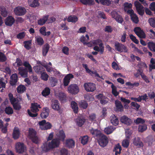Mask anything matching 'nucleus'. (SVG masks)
<instances>
[{
  "mask_svg": "<svg viewBox=\"0 0 155 155\" xmlns=\"http://www.w3.org/2000/svg\"><path fill=\"white\" fill-rule=\"evenodd\" d=\"M15 148L17 152L22 153L25 152L26 148L23 143L21 142L16 143L15 145Z\"/></svg>",
  "mask_w": 155,
  "mask_h": 155,
  "instance_id": "nucleus-8",
  "label": "nucleus"
},
{
  "mask_svg": "<svg viewBox=\"0 0 155 155\" xmlns=\"http://www.w3.org/2000/svg\"><path fill=\"white\" fill-rule=\"evenodd\" d=\"M23 65L26 68L29 73L31 74L33 73L32 67L28 62L27 61L24 62Z\"/></svg>",
  "mask_w": 155,
  "mask_h": 155,
  "instance_id": "nucleus-30",
  "label": "nucleus"
},
{
  "mask_svg": "<svg viewBox=\"0 0 155 155\" xmlns=\"http://www.w3.org/2000/svg\"><path fill=\"white\" fill-rule=\"evenodd\" d=\"M115 129V127L112 126H110L105 128L104 130V131L106 134H111Z\"/></svg>",
  "mask_w": 155,
  "mask_h": 155,
  "instance_id": "nucleus-33",
  "label": "nucleus"
},
{
  "mask_svg": "<svg viewBox=\"0 0 155 155\" xmlns=\"http://www.w3.org/2000/svg\"><path fill=\"white\" fill-rule=\"evenodd\" d=\"M115 103L116 107L117 110L119 111L123 110V106L120 101L118 100H116L115 101Z\"/></svg>",
  "mask_w": 155,
  "mask_h": 155,
  "instance_id": "nucleus-31",
  "label": "nucleus"
},
{
  "mask_svg": "<svg viewBox=\"0 0 155 155\" xmlns=\"http://www.w3.org/2000/svg\"><path fill=\"white\" fill-rule=\"evenodd\" d=\"M64 143L66 147L70 148H73L75 145V142L72 139H68L65 141Z\"/></svg>",
  "mask_w": 155,
  "mask_h": 155,
  "instance_id": "nucleus-16",
  "label": "nucleus"
},
{
  "mask_svg": "<svg viewBox=\"0 0 155 155\" xmlns=\"http://www.w3.org/2000/svg\"><path fill=\"white\" fill-rule=\"evenodd\" d=\"M97 98L100 100L101 103L102 104H104L108 102V99L103 96L102 94H100L96 96Z\"/></svg>",
  "mask_w": 155,
  "mask_h": 155,
  "instance_id": "nucleus-19",
  "label": "nucleus"
},
{
  "mask_svg": "<svg viewBox=\"0 0 155 155\" xmlns=\"http://www.w3.org/2000/svg\"><path fill=\"white\" fill-rule=\"evenodd\" d=\"M46 28L43 26L39 30L40 33L42 35L45 36H48L51 34V32L50 31L46 32Z\"/></svg>",
  "mask_w": 155,
  "mask_h": 155,
  "instance_id": "nucleus-32",
  "label": "nucleus"
},
{
  "mask_svg": "<svg viewBox=\"0 0 155 155\" xmlns=\"http://www.w3.org/2000/svg\"><path fill=\"white\" fill-rule=\"evenodd\" d=\"M111 88L112 89V94L115 96L118 95L119 94V92L117 91V88L113 84H112Z\"/></svg>",
  "mask_w": 155,
  "mask_h": 155,
  "instance_id": "nucleus-58",
  "label": "nucleus"
},
{
  "mask_svg": "<svg viewBox=\"0 0 155 155\" xmlns=\"http://www.w3.org/2000/svg\"><path fill=\"white\" fill-rule=\"evenodd\" d=\"M39 128L42 130H47L51 129L52 127L51 124L49 122L44 120L38 122Z\"/></svg>",
  "mask_w": 155,
  "mask_h": 155,
  "instance_id": "nucleus-3",
  "label": "nucleus"
},
{
  "mask_svg": "<svg viewBox=\"0 0 155 155\" xmlns=\"http://www.w3.org/2000/svg\"><path fill=\"white\" fill-rule=\"evenodd\" d=\"M35 43L39 45H42L44 42L43 39L40 36H37L35 37Z\"/></svg>",
  "mask_w": 155,
  "mask_h": 155,
  "instance_id": "nucleus-39",
  "label": "nucleus"
},
{
  "mask_svg": "<svg viewBox=\"0 0 155 155\" xmlns=\"http://www.w3.org/2000/svg\"><path fill=\"white\" fill-rule=\"evenodd\" d=\"M17 89L18 93L21 94L25 91L26 88L24 85H20L17 87Z\"/></svg>",
  "mask_w": 155,
  "mask_h": 155,
  "instance_id": "nucleus-40",
  "label": "nucleus"
},
{
  "mask_svg": "<svg viewBox=\"0 0 155 155\" xmlns=\"http://www.w3.org/2000/svg\"><path fill=\"white\" fill-rule=\"evenodd\" d=\"M130 140L129 139L126 138L122 142V146L124 147H127L130 144Z\"/></svg>",
  "mask_w": 155,
  "mask_h": 155,
  "instance_id": "nucleus-51",
  "label": "nucleus"
},
{
  "mask_svg": "<svg viewBox=\"0 0 155 155\" xmlns=\"http://www.w3.org/2000/svg\"><path fill=\"white\" fill-rule=\"evenodd\" d=\"M27 12L26 8L24 7L18 6L14 10L15 14L17 16H21L25 15Z\"/></svg>",
  "mask_w": 155,
  "mask_h": 155,
  "instance_id": "nucleus-5",
  "label": "nucleus"
},
{
  "mask_svg": "<svg viewBox=\"0 0 155 155\" xmlns=\"http://www.w3.org/2000/svg\"><path fill=\"white\" fill-rule=\"evenodd\" d=\"M91 132L94 136L97 137V138L99 137L101 134H102L100 131L93 129L91 130Z\"/></svg>",
  "mask_w": 155,
  "mask_h": 155,
  "instance_id": "nucleus-34",
  "label": "nucleus"
},
{
  "mask_svg": "<svg viewBox=\"0 0 155 155\" xmlns=\"http://www.w3.org/2000/svg\"><path fill=\"white\" fill-rule=\"evenodd\" d=\"M148 33V35L150 38H155V32L152 29L150 30Z\"/></svg>",
  "mask_w": 155,
  "mask_h": 155,
  "instance_id": "nucleus-59",
  "label": "nucleus"
},
{
  "mask_svg": "<svg viewBox=\"0 0 155 155\" xmlns=\"http://www.w3.org/2000/svg\"><path fill=\"white\" fill-rule=\"evenodd\" d=\"M111 123L114 126H117L118 124L119 120L118 118L114 115H112L110 117Z\"/></svg>",
  "mask_w": 155,
  "mask_h": 155,
  "instance_id": "nucleus-28",
  "label": "nucleus"
},
{
  "mask_svg": "<svg viewBox=\"0 0 155 155\" xmlns=\"http://www.w3.org/2000/svg\"><path fill=\"white\" fill-rule=\"evenodd\" d=\"M85 90L87 92H93L96 89L95 85L92 83H86L84 85Z\"/></svg>",
  "mask_w": 155,
  "mask_h": 155,
  "instance_id": "nucleus-10",
  "label": "nucleus"
},
{
  "mask_svg": "<svg viewBox=\"0 0 155 155\" xmlns=\"http://www.w3.org/2000/svg\"><path fill=\"white\" fill-rule=\"evenodd\" d=\"M133 143L134 144L138 147H140L143 146L142 142L140 141L138 137H135L133 140Z\"/></svg>",
  "mask_w": 155,
  "mask_h": 155,
  "instance_id": "nucleus-24",
  "label": "nucleus"
},
{
  "mask_svg": "<svg viewBox=\"0 0 155 155\" xmlns=\"http://www.w3.org/2000/svg\"><path fill=\"white\" fill-rule=\"evenodd\" d=\"M49 109L47 107L43 108L41 114V117L42 118H46L49 115Z\"/></svg>",
  "mask_w": 155,
  "mask_h": 155,
  "instance_id": "nucleus-17",
  "label": "nucleus"
},
{
  "mask_svg": "<svg viewBox=\"0 0 155 155\" xmlns=\"http://www.w3.org/2000/svg\"><path fill=\"white\" fill-rule=\"evenodd\" d=\"M17 75L16 74H13L11 77L10 83L12 85H15L18 81Z\"/></svg>",
  "mask_w": 155,
  "mask_h": 155,
  "instance_id": "nucleus-26",
  "label": "nucleus"
},
{
  "mask_svg": "<svg viewBox=\"0 0 155 155\" xmlns=\"http://www.w3.org/2000/svg\"><path fill=\"white\" fill-rule=\"evenodd\" d=\"M134 4L138 14L140 15H143L144 13L143 7L138 1H135Z\"/></svg>",
  "mask_w": 155,
  "mask_h": 155,
  "instance_id": "nucleus-9",
  "label": "nucleus"
},
{
  "mask_svg": "<svg viewBox=\"0 0 155 155\" xmlns=\"http://www.w3.org/2000/svg\"><path fill=\"white\" fill-rule=\"evenodd\" d=\"M121 150V147L119 144L116 145L114 148V151L115 152V155H117L118 154L120 153Z\"/></svg>",
  "mask_w": 155,
  "mask_h": 155,
  "instance_id": "nucleus-48",
  "label": "nucleus"
},
{
  "mask_svg": "<svg viewBox=\"0 0 155 155\" xmlns=\"http://www.w3.org/2000/svg\"><path fill=\"white\" fill-rule=\"evenodd\" d=\"M81 143L83 145L86 144L88 141L89 138L87 136H84L81 137Z\"/></svg>",
  "mask_w": 155,
  "mask_h": 155,
  "instance_id": "nucleus-44",
  "label": "nucleus"
},
{
  "mask_svg": "<svg viewBox=\"0 0 155 155\" xmlns=\"http://www.w3.org/2000/svg\"><path fill=\"white\" fill-rule=\"evenodd\" d=\"M94 50L95 51L99 52L101 54H103L104 51V46L103 43L102 42L99 45L95 46L94 47Z\"/></svg>",
  "mask_w": 155,
  "mask_h": 155,
  "instance_id": "nucleus-21",
  "label": "nucleus"
},
{
  "mask_svg": "<svg viewBox=\"0 0 155 155\" xmlns=\"http://www.w3.org/2000/svg\"><path fill=\"white\" fill-rule=\"evenodd\" d=\"M134 31L140 38H146V35L145 33L140 27H135L134 29Z\"/></svg>",
  "mask_w": 155,
  "mask_h": 155,
  "instance_id": "nucleus-11",
  "label": "nucleus"
},
{
  "mask_svg": "<svg viewBox=\"0 0 155 155\" xmlns=\"http://www.w3.org/2000/svg\"><path fill=\"white\" fill-rule=\"evenodd\" d=\"M127 13L130 15L131 19L133 22L136 24L138 23L139 21V18L137 15L134 13L132 9H130L127 11Z\"/></svg>",
  "mask_w": 155,
  "mask_h": 155,
  "instance_id": "nucleus-13",
  "label": "nucleus"
},
{
  "mask_svg": "<svg viewBox=\"0 0 155 155\" xmlns=\"http://www.w3.org/2000/svg\"><path fill=\"white\" fill-rule=\"evenodd\" d=\"M49 77L48 75L45 72H43L41 74V78L44 81H47Z\"/></svg>",
  "mask_w": 155,
  "mask_h": 155,
  "instance_id": "nucleus-53",
  "label": "nucleus"
},
{
  "mask_svg": "<svg viewBox=\"0 0 155 155\" xmlns=\"http://www.w3.org/2000/svg\"><path fill=\"white\" fill-rule=\"evenodd\" d=\"M79 89L78 86L75 84L70 85L68 87V93L73 95H76L79 92Z\"/></svg>",
  "mask_w": 155,
  "mask_h": 155,
  "instance_id": "nucleus-6",
  "label": "nucleus"
},
{
  "mask_svg": "<svg viewBox=\"0 0 155 155\" xmlns=\"http://www.w3.org/2000/svg\"><path fill=\"white\" fill-rule=\"evenodd\" d=\"M89 40V38L88 35H86L85 37L84 36H81L80 38L81 41L84 44H85Z\"/></svg>",
  "mask_w": 155,
  "mask_h": 155,
  "instance_id": "nucleus-50",
  "label": "nucleus"
},
{
  "mask_svg": "<svg viewBox=\"0 0 155 155\" xmlns=\"http://www.w3.org/2000/svg\"><path fill=\"white\" fill-rule=\"evenodd\" d=\"M49 81L50 83H51V85L52 87H54L55 86L58 82L57 79L53 77H50L49 78Z\"/></svg>",
  "mask_w": 155,
  "mask_h": 155,
  "instance_id": "nucleus-49",
  "label": "nucleus"
},
{
  "mask_svg": "<svg viewBox=\"0 0 155 155\" xmlns=\"http://www.w3.org/2000/svg\"><path fill=\"white\" fill-rule=\"evenodd\" d=\"M82 3L85 5H91L94 4L93 0H80Z\"/></svg>",
  "mask_w": 155,
  "mask_h": 155,
  "instance_id": "nucleus-46",
  "label": "nucleus"
},
{
  "mask_svg": "<svg viewBox=\"0 0 155 155\" xmlns=\"http://www.w3.org/2000/svg\"><path fill=\"white\" fill-rule=\"evenodd\" d=\"M96 14L98 17L101 18L103 19L106 18L105 15L103 12L101 11H98L97 12Z\"/></svg>",
  "mask_w": 155,
  "mask_h": 155,
  "instance_id": "nucleus-64",
  "label": "nucleus"
},
{
  "mask_svg": "<svg viewBox=\"0 0 155 155\" xmlns=\"http://www.w3.org/2000/svg\"><path fill=\"white\" fill-rule=\"evenodd\" d=\"M88 106L87 103L84 101H81L79 103L80 107L84 109L86 108Z\"/></svg>",
  "mask_w": 155,
  "mask_h": 155,
  "instance_id": "nucleus-63",
  "label": "nucleus"
},
{
  "mask_svg": "<svg viewBox=\"0 0 155 155\" xmlns=\"http://www.w3.org/2000/svg\"><path fill=\"white\" fill-rule=\"evenodd\" d=\"M20 135V132L18 128L15 127L14 129L13 133V138L15 139H18Z\"/></svg>",
  "mask_w": 155,
  "mask_h": 155,
  "instance_id": "nucleus-29",
  "label": "nucleus"
},
{
  "mask_svg": "<svg viewBox=\"0 0 155 155\" xmlns=\"http://www.w3.org/2000/svg\"><path fill=\"white\" fill-rule=\"evenodd\" d=\"M24 47L27 49L30 48L31 46V41H28L24 42Z\"/></svg>",
  "mask_w": 155,
  "mask_h": 155,
  "instance_id": "nucleus-62",
  "label": "nucleus"
},
{
  "mask_svg": "<svg viewBox=\"0 0 155 155\" xmlns=\"http://www.w3.org/2000/svg\"><path fill=\"white\" fill-rule=\"evenodd\" d=\"M50 93V90L49 88L46 87L42 91V95L45 97L48 96Z\"/></svg>",
  "mask_w": 155,
  "mask_h": 155,
  "instance_id": "nucleus-38",
  "label": "nucleus"
},
{
  "mask_svg": "<svg viewBox=\"0 0 155 155\" xmlns=\"http://www.w3.org/2000/svg\"><path fill=\"white\" fill-rule=\"evenodd\" d=\"M148 46L150 50L155 51V43L150 42L148 43Z\"/></svg>",
  "mask_w": 155,
  "mask_h": 155,
  "instance_id": "nucleus-54",
  "label": "nucleus"
},
{
  "mask_svg": "<svg viewBox=\"0 0 155 155\" xmlns=\"http://www.w3.org/2000/svg\"><path fill=\"white\" fill-rule=\"evenodd\" d=\"M148 22L150 25L152 27L155 28V18H151L148 19Z\"/></svg>",
  "mask_w": 155,
  "mask_h": 155,
  "instance_id": "nucleus-57",
  "label": "nucleus"
},
{
  "mask_svg": "<svg viewBox=\"0 0 155 155\" xmlns=\"http://www.w3.org/2000/svg\"><path fill=\"white\" fill-rule=\"evenodd\" d=\"M5 110V113L8 115L12 114L13 112L12 108L10 107H6Z\"/></svg>",
  "mask_w": 155,
  "mask_h": 155,
  "instance_id": "nucleus-56",
  "label": "nucleus"
},
{
  "mask_svg": "<svg viewBox=\"0 0 155 155\" xmlns=\"http://www.w3.org/2000/svg\"><path fill=\"white\" fill-rule=\"evenodd\" d=\"M8 97L10 101L13 105L14 108L16 110H19L20 109L21 106L19 102L21 101V98H14L13 94L11 93L9 94Z\"/></svg>",
  "mask_w": 155,
  "mask_h": 155,
  "instance_id": "nucleus-2",
  "label": "nucleus"
},
{
  "mask_svg": "<svg viewBox=\"0 0 155 155\" xmlns=\"http://www.w3.org/2000/svg\"><path fill=\"white\" fill-rule=\"evenodd\" d=\"M48 18V16L44 17L43 18L40 19L38 20V24L41 25H43L47 20Z\"/></svg>",
  "mask_w": 155,
  "mask_h": 155,
  "instance_id": "nucleus-42",
  "label": "nucleus"
},
{
  "mask_svg": "<svg viewBox=\"0 0 155 155\" xmlns=\"http://www.w3.org/2000/svg\"><path fill=\"white\" fill-rule=\"evenodd\" d=\"M134 122L136 124H143L145 123V120L140 118H137L136 119L134 120Z\"/></svg>",
  "mask_w": 155,
  "mask_h": 155,
  "instance_id": "nucleus-61",
  "label": "nucleus"
},
{
  "mask_svg": "<svg viewBox=\"0 0 155 155\" xmlns=\"http://www.w3.org/2000/svg\"><path fill=\"white\" fill-rule=\"evenodd\" d=\"M58 98L62 102H63L66 99V96L65 94L62 92H60L57 95Z\"/></svg>",
  "mask_w": 155,
  "mask_h": 155,
  "instance_id": "nucleus-45",
  "label": "nucleus"
},
{
  "mask_svg": "<svg viewBox=\"0 0 155 155\" xmlns=\"http://www.w3.org/2000/svg\"><path fill=\"white\" fill-rule=\"evenodd\" d=\"M132 133V131L131 130L129 129H127L125 130V136L126 138L130 139V137Z\"/></svg>",
  "mask_w": 155,
  "mask_h": 155,
  "instance_id": "nucleus-60",
  "label": "nucleus"
},
{
  "mask_svg": "<svg viewBox=\"0 0 155 155\" xmlns=\"http://www.w3.org/2000/svg\"><path fill=\"white\" fill-rule=\"evenodd\" d=\"M42 65L45 68L47 71L49 72L53 71L55 72V73L56 74H57L58 75H60V73L58 71L54 70L52 67L51 66H48L47 64H43Z\"/></svg>",
  "mask_w": 155,
  "mask_h": 155,
  "instance_id": "nucleus-22",
  "label": "nucleus"
},
{
  "mask_svg": "<svg viewBox=\"0 0 155 155\" xmlns=\"http://www.w3.org/2000/svg\"><path fill=\"white\" fill-rule=\"evenodd\" d=\"M150 71H151L152 69H155V59L151 58L150 61Z\"/></svg>",
  "mask_w": 155,
  "mask_h": 155,
  "instance_id": "nucleus-52",
  "label": "nucleus"
},
{
  "mask_svg": "<svg viewBox=\"0 0 155 155\" xmlns=\"http://www.w3.org/2000/svg\"><path fill=\"white\" fill-rule=\"evenodd\" d=\"M78 20L77 18L74 16H69L67 19V21L68 22H74Z\"/></svg>",
  "mask_w": 155,
  "mask_h": 155,
  "instance_id": "nucleus-55",
  "label": "nucleus"
},
{
  "mask_svg": "<svg viewBox=\"0 0 155 155\" xmlns=\"http://www.w3.org/2000/svg\"><path fill=\"white\" fill-rule=\"evenodd\" d=\"M147 129V125L146 124H141L139 125L138 131L139 132L142 133L146 131Z\"/></svg>",
  "mask_w": 155,
  "mask_h": 155,
  "instance_id": "nucleus-37",
  "label": "nucleus"
},
{
  "mask_svg": "<svg viewBox=\"0 0 155 155\" xmlns=\"http://www.w3.org/2000/svg\"><path fill=\"white\" fill-rule=\"evenodd\" d=\"M15 19L12 16H8L5 20V23L6 25L11 26L14 23Z\"/></svg>",
  "mask_w": 155,
  "mask_h": 155,
  "instance_id": "nucleus-14",
  "label": "nucleus"
},
{
  "mask_svg": "<svg viewBox=\"0 0 155 155\" xmlns=\"http://www.w3.org/2000/svg\"><path fill=\"white\" fill-rule=\"evenodd\" d=\"M56 136L58 139H54L48 144L44 145L43 150H44L47 151L49 149L58 147L60 144L59 140L63 141L65 137V134L62 130L59 131L57 134Z\"/></svg>",
  "mask_w": 155,
  "mask_h": 155,
  "instance_id": "nucleus-1",
  "label": "nucleus"
},
{
  "mask_svg": "<svg viewBox=\"0 0 155 155\" xmlns=\"http://www.w3.org/2000/svg\"><path fill=\"white\" fill-rule=\"evenodd\" d=\"M132 5L131 3H129L128 2H125L124 4V8L125 12L127 13V11L129 10V9L131 8L132 7Z\"/></svg>",
  "mask_w": 155,
  "mask_h": 155,
  "instance_id": "nucleus-43",
  "label": "nucleus"
},
{
  "mask_svg": "<svg viewBox=\"0 0 155 155\" xmlns=\"http://www.w3.org/2000/svg\"><path fill=\"white\" fill-rule=\"evenodd\" d=\"M28 2L30 6L36 7L39 5L38 0H28Z\"/></svg>",
  "mask_w": 155,
  "mask_h": 155,
  "instance_id": "nucleus-27",
  "label": "nucleus"
},
{
  "mask_svg": "<svg viewBox=\"0 0 155 155\" xmlns=\"http://www.w3.org/2000/svg\"><path fill=\"white\" fill-rule=\"evenodd\" d=\"M49 49V46L48 44H46L43 47V54L45 56Z\"/></svg>",
  "mask_w": 155,
  "mask_h": 155,
  "instance_id": "nucleus-47",
  "label": "nucleus"
},
{
  "mask_svg": "<svg viewBox=\"0 0 155 155\" xmlns=\"http://www.w3.org/2000/svg\"><path fill=\"white\" fill-rule=\"evenodd\" d=\"M18 70L19 74H20L21 77L25 78L28 76V71L23 67H19Z\"/></svg>",
  "mask_w": 155,
  "mask_h": 155,
  "instance_id": "nucleus-18",
  "label": "nucleus"
},
{
  "mask_svg": "<svg viewBox=\"0 0 155 155\" xmlns=\"http://www.w3.org/2000/svg\"><path fill=\"white\" fill-rule=\"evenodd\" d=\"M112 17L120 23H121L123 21L122 17L120 16L119 12L116 10L113 11L111 13Z\"/></svg>",
  "mask_w": 155,
  "mask_h": 155,
  "instance_id": "nucleus-7",
  "label": "nucleus"
},
{
  "mask_svg": "<svg viewBox=\"0 0 155 155\" xmlns=\"http://www.w3.org/2000/svg\"><path fill=\"white\" fill-rule=\"evenodd\" d=\"M51 107L54 110L56 111L59 110L60 107V104L57 100H54L52 101Z\"/></svg>",
  "mask_w": 155,
  "mask_h": 155,
  "instance_id": "nucleus-23",
  "label": "nucleus"
},
{
  "mask_svg": "<svg viewBox=\"0 0 155 155\" xmlns=\"http://www.w3.org/2000/svg\"><path fill=\"white\" fill-rule=\"evenodd\" d=\"M98 3H101L104 5H108L111 4V2L109 0H95Z\"/></svg>",
  "mask_w": 155,
  "mask_h": 155,
  "instance_id": "nucleus-41",
  "label": "nucleus"
},
{
  "mask_svg": "<svg viewBox=\"0 0 155 155\" xmlns=\"http://www.w3.org/2000/svg\"><path fill=\"white\" fill-rule=\"evenodd\" d=\"M120 122L127 125H129L132 123L131 120L125 116L121 117L120 119Z\"/></svg>",
  "mask_w": 155,
  "mask_h": 155,
  "instance_id": "nucleus-15",
  "label": "nucleus"
},
{
  "mask_svg": "<svg viewBox=\"0 0 155 155\" xmlns=\"http://www.w3.org/2000/svg\"><path fill=\"white\" fill-rule=\"evenodd\" d=\"M115 46V49L120 52H126L127 51V49L126 46L118 42L116 43Z\"/></svg>",
  "mask_w": 155,
  "mask_h": 155,
  "instance_id": "nucleus-12",
  "label": "nucleus"
},
{
  "mask_svg": "<svg viewBox=\"0 0 155 155\" xmlns=\"http://www.w3.org/2000/svg\"><path fill=\"white\" fill-rule=\"evenodd\" d=\"M85 119L82 116H78L76 120V123L79 126H82L84 123Z\"/></svg>",
  "mask_w": 155,
  "mask_h": 155,
  "instance_id": "nucleus-20",
  "label": "nucleus"
},
{
  "mask_svg": "<svg viewBox=\"0 0 155 155\" xmlns=\"http://www.w3.org/2000/svg\"><path fill=\"white\" fill-rule=\"evenodd\" d=\"M41 107L40 104L37 103H34L31 104V110L33 112H36L39 111L38 108H41Z\"/></svg>",
  "mask_w": 155,
  "mask_h": 155,
  "instance_id": "nucleus-25",
  "label": "nucleus"
},
{
  "mask_svg": "<svg viewBox=\"0 0 155 155\" xmlns=\"http://www.w3.org/2000/svg\"><path fill=\"white\" fill-rule=\"evenodd\" d=\"M36 134V132L35 130L32 128H30L28 130V137L31 139L35 137Z\"/></svg>",
  "mask_w": 155,
  "mask_h": 155,
  "instance_id": "nucleus-36",
  "label": "nucleus"
},
{
  "mask_svg": "<svg viewBox=\"0 0 155 155\" xmlns=\"http://www.w3.org/2000/svg\"><path fill=\"white\" fill-rule=\"evenodd\" d=\"M97 140L99 145L102 147L106 146L108 143L107 138L103 134H101Z\"/></svg>",
  "mask_w": 155,
  "mask_h": 155,
  "instance_id": "nucleus-4",
  "label": "nucleus"
},
{
  "mask_svg": "<svg viewBox=\"0 0 155 155\" xmlns=\"http://www.w3.org/2000/svg\"><path fill=\"white\" fill-rule=\"evenodd\" d=\"M71 107L73 111L75 113H77L78 111V107L77 104L74 101H72L71 103Z\"/></svg>",
  "mask_w": 155,
  "mask_h": 155,
  "instance_id": "nucleus-35",
  "label": "nucleus"
}]
</instances>
